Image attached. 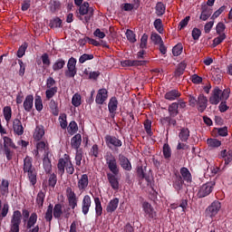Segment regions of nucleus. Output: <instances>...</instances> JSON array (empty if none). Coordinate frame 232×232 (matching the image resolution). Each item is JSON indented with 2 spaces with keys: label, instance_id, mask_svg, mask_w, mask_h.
<instances>
[{
  "label": "nucleus",
  "instance_id": "obj_1",
  "mask_svg": "<svg viewBox=\"0 0 232 232\" xmlns=\"http://www.w3.org/2000/svg\"><path fill=\"white\" fill-rule=\"evenodd\" d=\"M105 162L111 171L107 173L108 181L111 184V188H112L114 191H117L119 190V179L117 178V175L120 173L117 159L113 154H109L105 156Z\"/></svg>",
  "mask_w": 232,
  "mask_h": 232
},
{
  "label": "nucleus",
  "instance_id": "obj_2",
  "mask_svg": "<svg viewBox=\"0 0 232 232\" xmlns=\"http://www.w3.org/2000/svg\"><path fill=\"white\" fill-rule=\"evenodd\" d=\"M24 173L27 174L28 179L32 186H35L37 184V170L35 167H34V160L32 157L26 156L24 159Z\"/></svg>",
  "mask_w": 232,
  "mask_h": 232
},
{
  "label": "nucleus",
  "instance_id": "obj_3",
  "mask_svg": "<svg viewBox=\"0 0 232 232\" xmlns=\"http://www.w3.org/2000/svg\"><path fill=\"white\" fill-rule=\"evenodd\" d=\"M188 104L191 108H196L199 113H204L208 108V97L204 94H199L198 97H195L191 94L188 96Z\"/></svg>",
  "mask_w": 232,
  "mask_h": 232
},
{
  "label": "nucleus",
  "instance_id": "obj_4",
  "mask_svg": "<svg viewBox=\"0 0 232 232\" xmlns=\"http://www.w3.org/2000/svg\"><path fill=\"white\" fill-rule=\"evenodd\" d=\"M231 93V89L227 88L225 90H220V88L216 87L212 91V95L209 97L210 104L217 106L220 101H227L229 99V94Z\"/></svg>",
  "mask_w": 232,
  "mask_h": 232
},
{
  "label": "nucleus",
  "instance_id": "obj_5",
  "mask_svg": "<svg viewBox=\"0 0 232 232\" xmlns=\"http://www.w3.org/2000/svg\"><path fill=\"white\" fill-rule=\"evenodd\" d=\"M22 218H23V214H21V211L14 210L13 212V216L11 218L9 232H19L20 231Z\"/></svg>",
  "mask_w": 232,
  "mask_h": 232
},
{
  "label": "nucleus",
  "instance_id": "obj_6",
  "mask_svg": "<svg viewBox=\"0 0 232 232\" xmlns=\"http://www.w3.org/2000/svg\"><path fill=\"white\" fill-rule=\"evenodd\" d=\"M53 215L57 220H60L61 217L68 220L70 218V208L63 210V204H55L54 207H53Z\"/></svg>",
  "mask_w": 232,
  "mask_h": 232
},
{
  "label": "nucleus",
  "instance_id": "obj_7",
  "mask_svg": "<svg viewBox=\"0 0 232 232\" xmlns=\"http://www.w3.org/2000/svg\"><path fill=\"white\" fill-rule=\"evenodd\" d=\"M214 188H215L214 181H210V182H207V183L203 184L199 188V190L198 192V198H204L208 197V195H211Z\"/></svg>",
  "mask_w": 232,
  "mask_h": 232
},
{
  "label": "nucleus",
  "instance_id": "obj_8",
  "mask_svg": "<svg viewBox=\"0 0 232 232\" xmlns=\"http://www.w3.org/2000/svg\"><path fill=\"white\" fill-rule=\"evenodd\" d=\"M105 144L109 150H113V148H121L122 147V140L115 136H111L107 134L104 137Z\"/></svg>",
  "mask_w": 232,
  "mask_h": 232
},
{
  "label": "nucleus",
  "instance_id": "obj_9",
  "mask_svg": "<svg viewBox=\"0 0 232 232\" xmlns=\"http://www.w3.org/2000/svg\"><path fill=\"white\" fill-rule=\"evenodd\" d=\"M66 197H67L69 208L75 209L79 202V198H77V194H75V191H73L72 187H68L66 188Z\"/></svg>",
  "mask_w": 232,
  "mask_h": 232
},
{
  "label": "nucleus",
  "instance_id": "obj_10",
  "mask_svg": "<svg viewBox=\"0 0 232 232\" xmlns=\"http://www.w3.org/2000/svg\"><path fill=\"white\" fill-rule=\"evenodd\" d=\"M144 217L148 218L149 220H153L157 217V211H155V208L153 206L150 204L148 201H144L141 205Z\"/></svg>",
  "mask_w": 232,
  "mask_h": 232
},
{
  "label": "nucleus",
  "instance_id": "obj_11",
  "mask_svg": "<svg viewBox=\"0 0 232 232\" xmlns=\"http://www.w3.org/2000/svg\"><path fill=\"white\" fill-rule=\"evenodd\" d=\"M221 208L222 204L220 203V201L215 200L207 208L206 213L208 217L213 218V217H217V215H218Z\"/></svg>",
  "mask_w": 232,
  "mask_h": 232
},
{
  "label": "nucleus",
  "instance_id": "obj_12",
  "mask_svg": "<svg viewBox=\"0 0 232 232\" xmlns=\"http://www.w3.org/2000/svg\"><path fill=\"white\" fill-rule=\"evenodd\" d=\"M77 60L73 57H71L67 63V71L65 72V75L69 78H73L77 75Z\"/></svg>",
  "mask_w": 232,
  "mask_h": 232
},
{
  "label": "nucleus",
  "instance_id": "obj_13",
  "mask_svg": "<svg viewBox=\"0 0 232 232\" xmlns=\"http://www.w3.org/2000/svg\"><path fill=\"white\" fill-rule=\"evenodd\" d=\"M172 187L174 188L175 191H177L178 195L182 193V189L184 188V179L180 174H175L172 177Z\"/></svg>",
  "mask_w": 232,
  "mask_h": 232
},
{
  "label": "nucleus",
  "instance_id": "obj_14",
  "mask_svg": "<svg viewBox=\"0 0 232 232\" xmlns=\"http://www.w3.org/2000/svg\"><path fill=\"white\" fill-rule=\"evenodd\" d=\"M117 108H119V101H117L116 97H111L108 103V110L111 119H115V115L117 114Z\"/></svg>",
  "mask_w": 232,
  "mask_h": 232
},
{
  "label": "nucleus",
  "instance_id": "obj_15",
  "mask_svg": "<svg viewBox=\"0 0 232 232\" xmlns=\"http://www.w3.org/2000/svg\"><path fill=\"white\" fill-rule=\"evenodd\" d=\"M90 208H92V198L90 195H85L82 200V213L88 215L90 213Z\"/></svg>",
  "mask_w": 232,
  "mask_h": 232
},
{
  "label": "nucleus",
  "instance_id": "obj_16",
  "mask_svg": "<svg viewBox=\"0 0 232 232\" xmlns=\"http://www.w3.org/2000/svg\"><path fill=\"white\" fill-rule=\"evenodd\" d=\"M108 101V90L106 89H100L96 95L95 102L96 104H104Z\"/></svg>",
  "mask_w": 232,
  "mask_h": 232
},
{
  "label": "nucleus",
  "instance_id": "obj_17",
  "mask_svg": "<svg viewBox=\"0 0 232 232\" xmlns=\"http://www.w3.org/2000/svg\"><path fill=\"white\" fill-rule=\"evenodd\" d=\"M119 162H120V166H121V168H122V169H124L125 171H131V169H132L131 162L130 161V160L128 158H126V156L120 154L119 155Z\"/></svg>",
  "mask_w": 232,
  "mask_h": 232
},
{
  "label": "nucleus",
  "instance_id": "obj_18",
  "mask_svg": "<svg viewBox=\"0 0 232 232\" xmlns=\"http://www.w3.org/2000/svg\"><path fill=\"white\" fill-rule=\"evenodd\" d=\"M179 173L183 182H187V184H191V182H193V177L191 176V172H189L188 168L182 167L179 169Z\"/></svg>",
  "mask_w": 232,
  "mask_h": 232
},
{
  "label": "nucleus",
  "instance_id": "obj_19",
  "mask_svg": "<svg viewBox=\"0 0 232 232\" xmlns=\"http://www.w3.org/2000/svg\"><path fill=\"white\" fill-rule=\"evenodd\" d=\"M68 162H70L69 155H65L64 158H61L58 160L57 169H58L60 175H64V171H65Z\"/></svg>",
  "mask_w": 232,
  "mask_h": 232
},
{
  "label": "nucleus",
  "instance_id": "obj_20",
  "mask_svg": "<svg viewBox=\"0 0 232 232\" xmlns=\"http://www.w3.org/2000/svg\"><path fill=\"white\" fill-rule=\"evenodd\" d=\"M13 130L15 135L21 136L24 133V128L23 127V122L19 119L15 118L13 121Z\"/></svg>",
  "mask_w": 232,
  "mask_h": 232
},
{
  "label": "nucleus",
  "instance_id": "obj_21",
  "mask_svg": "<svg viewBox=\"0 0 232 232\" xmlns=\"http://www.w3.org/2000/svg\"><path fill=\"white\" fill-rule=\"evenodd\" d=\"M117 208H119V198H114L111 199L110 202L108 203L105 209L106 213H108L109 215H111L112 213H114V211L117 210Z\"/></svg>",
  "mask_w": 232,
  "mask_h": 232
},
{
  "label": "nucleus",
  "instance_id": "obj_22",
  "mask_svg": "<svg viewBox=\"0 0 232 232\" xmlns=\"http://www.w3.org/2000/svg\"><path fill=\"white\" fill-rule=\"evenodd\" d=\"M24 109L27 113L34 110V95L28 94L24 101Z\"/></svg>",
  "mask_w": 232,
  "mask_h": 232
},
{
  "label": "nucleus",
  "instance_id": "obj_23",
  "mask_svg": "<svg viewBox=\"0 0 232 232\" xmlns=\"http://www.w3.org/2000/svg\"><path fill=\"white\" fill-rule=\"evenodd\" d=\"M82 142V136H81L80 133L75 134L71 139V146L73 148V150H79V148H81V144Z\"/></svg>",
  "mask_w": 232,
  "mask_h": 232
},
{
  "label": "nucleus",
  "instance_id": "obj_24",
  "mask_svg": "<svg viewBox=\"0 0 232 232\" xmlns=\"http://www.w3.org/2000/svg\"><path fill=\"white\" fill-rule=\"evenodd\" d=\"M89 180L88 174H83L81 176V179H78V189L80 191H84L88 188Z\"/></svg>",
  "mask_w": 232,
  "mask_h": 232
},
{
  "label": "nucleus",
  "instance_id": "obj_25",
  "mask_svg": "<svg viewBox=\"0 0 232 232\" xmlns=\"http://www.w3.org/2000/svg\"><path fill=\"white\" fill-rule=\"evenodd\" d=\"M181 93L177 89H173L165 93V99L167 101H177L180 97Z\"/></svg>",
  "mask_w": 232,
  "mask_h": 232
},
{
  "label": "nucleus",
  "instance_id": "obj_26",
  "mask_svg": "<svg viewBox=\"0 0 232 232\" xmlns=\"http://www.w3.org/2000/svg\"><path fill=\"white\" fill-rule=\"evenodd\" d=\"M146 61H140V60H125L121 62V66H144L146 64Z\"/></svg>",
  "mask_w": 232,
  "mask_h": 232
},
{
  "label": "nucleus",
  "instance_id": "obj_27",
  "mask_svg": "<svg viewBox=\"0 0 232 232\" xmlns=\"http://www.w3.org/2000/svg\"><path fill=\"white\" fill-rule=\"evenodd\" d=\"M43 166L46 175H48V173H52V160H50V158H48V153H45L44 155Z\"/></svg>",
  "mask_w": 232,
  "mask_h": 232
},
{
  "label": "nucleus",
  "instance_id": "obj_28",
  "mask_svg": "<svg viewBox=\"0 0 232 232\" xmlns=\"http://www.w3.org/2000/svg\"><path fill=\"white\" fill-rule=\"evenodd\" d=\"M211 14H213V10H211V8L205 5L202 7L199 19H201V21H208L209 17H211Z\"/></svg>",
  "mask_w": 232,
  "mask_h": 232
},
{
  "label": "nucleus",
  "instance_id": "obj_29",
  "mask_svg": "<svg viewBox=\"0 0 232 232\" xmlns=\"http://www.w3.org/2000/svg\"><path fill=\"white\" fill-rule=\"evenodd\" d=\"M35 224H37V213L33 212L26 223V229H32V227H35Z\"/></svg>",
  "mask_w": 232,
  "mask_h": 232
},
{
  "label": "nucleus",
  "instance_id": "obj_30",
  "mask_svg": "<svg viewBox=\"0 0 232 232\" xmlns=\"http://www.w3.org/2000/svg\"><path fill=\"white\" fill-rule=\"evenodd\" d=\"M95 204V217L99 218V217H102V203H101V198H94Z\"/></svg>",
  "mask_w": 232,
  "mask_h": 232
},
{
  "label": "nucleus",
  "instance_id": "obj_31",
  "mask_svg": "<svg viewBox=\"0 0 232 232\" xmlns=\"http://www.w3.org/2000/svg\"><path fill=\"white\" fill-rule=\"evenodd\" d=\"M93 10L92 7H90V4L88 2H84L81 5H79V14L80 15H88V13L92 12Z\"/></svg>",
  "mask_w": 232,
  "mask_h": 232
},
{
  "label": "nucleus",
  "instance_id": "obj_32",
  "mask_svg": "<svg viewBox=\"0 0 232 232\" xmlns=\"http://www.w3.org/2000/svg\"><path fill=\"white\" fill-rule=\"evenodd\" d=\"M44 137V127L42 125H38L35 128L34 133V139L35 140H41Z\"/></svg>",
  "mask_w": 232,
  "mask_h": 232
},
{
  "label": "nucleus",
  "instance_id": "obj_33",
  "mask_svg": "<svg viewBox=\"0 0 232 232\" xmlns=\"http://www.w3.org/2000/svg\"><path fill=\"white\" fill-rule=\"evenodd\" d=\"M155 10L156 15H158V17H162V15L166 14V5H164L162 2H158L156 4Z\"/></svg>",
  "mask_w": 232,
  "mask_h": 232
},
{
  "label": "nucleus",
  "instance_id": "obj_34",
  "mask_svg": "<svg viewBox=\"0 0 232 232\" xmlns=\"http://www.w3.org/2000/svg\"><path fill=\"white\" fill-rule=\"evenodd\" d=\"M169 116L170 117H177L179 115V103L178 102H172L169 108Z\"/></svg>",
  "mask_w": 232,
  "mask_h": 232
},
{
  "label": "nucleus",
  "instance_id": "obj_35",
  "mask_svg": "<svg viewBox=\"0 0 232 232\" xmlns=\"http://www.w3.org/2000/svg\"><path fill=\"white\" fill-rule=\"evenodd\" d=\"M162 152L165 160L169 162L171 160V147H169V143H164Z\"/></svg>",
  "mask_w": 232,
  "mask_h": 232
},
{
  "label": "nucleus",
  "instance_id": "obj_36",
  "mask_svg": "<svg viewBox=\"0 0 232 232\" xmlns=\"http://www.w3.org/2000/svg\"><path fill=\"white\" fill-rule=\"evenodd\" d=\"M64 66H66V61L63 58H59L53 64V72H59V70H63V68H64Z\"/></svg>",
  "mask_w": 232,
  "mask_h": 232
},
{
  "label": "nucleus",
  "instance_id": "obj_37",
  "mask_svg": "<svg viewBox=\"0 0 232 232\" xmlns=\"http://www.w3.org/2000/svg\"><path fill=\"white\" fill-rule=\"evenodd\" d=\"M48 186L52 189L55 188V186H57V174L48 173Z\"/></svg>",
  "mask_w": 232,
  "mask_h": 232
},
{
  "label": "nucleus",
  "instance_id": "obj_38",
  "mask_svg": "<svg viewBox=\"0 0 232 232\" xmlns=\"http://www.w3.org/2000/svg\"><path fill=\"white\" fill-rule=\"evenodd\" d=\"M179 138L181 142H188V140L189 139V129L182 128L179 133Z\"/></svg>",
  "mask_w": 232,
  "mask_h": 232
},
{
  "label": "nucleus",
  "instance_id": "obj_39",
  "mask_svg": "<svg viewBox=\"0 0 232 232\" xmlns=\"http://www.w3.org/2000/svg\"><path fill=\"white\" fill-rule=\"evenodd\" d=\"M44 218L46 222L52 224V220L53 219V205L49 204V206L47 207V210L45 212Z\"/></svg>",
  "mask_w": 232,
  "mask_h": 232
},
{
  "label": "nucleus",
  "instance_id": "obj_40",
  "mask_svg": "<svg viewBox=\"0 0 232 232\" xmlns=\"http://www.w3.org/2000/svg\"><path fill=\"white\" fill-rule=\"evenodd\" d=\"M161 124L168 123L169 126H177V120L175 116H167L160 119Z\"/></svg>",
  "mask_w": 232,
  "mask_h": 232
},
{
  "label": "nucleus",
  "instance_id": "obj_41",
  "mask_svg": "<svg viewBox=\"0 0 232 232\" xmlns=\"http://www.w3.org/2000/svg\"><path fill=\"white\" fill-rule=\"evenodd\" d=\"M46 198V194L42 190L38 192L36 196V204L40 209L44 206V198Z\"/></svg>",
  "mask_w": 232,
  "mask_h": 232
},
{
  "label": "nucleus",
  "instance_id": "obj_42",
  "mask_svg": "<svg viewBox=\"0 0 232 232\" xmlns=\"http://www.w3.org/2000/svg\"><path fill=\"white\" fill-rule=\"evenodd\" d=\"M187 64L184 62H181L178 64L177 69L174 72L175 77H180V75H184V72L186 71Z\"/></svg>",
  "mask_w": 232,
  "mask_h": 232
},
{
  "label": "nucleus",
  "instance_id": "obj_43",
  "mask_svg": "<svg viewBox=\"0 0 232 232\" xmlns=\"http://www.w3.org/2000/svg\"><path fill=\"white\" fill-rule=\"evenodd\" d=\"M3 140H4V149L13 148V150H17V146H15V143H14V140L8 136H5L3 138Z\"/></svg>",
  "mask_w": 232,
  "mask_h": 232
},
{
  "label": "nucleus",
  "instance_id": "obj_44",
  "mask_svg": "<svg viewBox=\"0 0 232 232\" xmlns=\"http://www.w3.org/2000/svg\"><path fill=\"white\" fill-rule=\"evenodd\" d=\"M153 26L158 33L161 34H164V24H162V19L157 18L153 23Z\"/></svg>",
  "mask_w": 232,
  "mask_h": 232
},
{
  "label": "nucleus",
  "instance_id": "obj_45",
  "mask_svg": "<svg viewBox=\"0 0 232 232\" xmlns=\"http://www.w3.org/2000/svg\"><path fill=\"white\" fill-rule=\"evenodd\" d=\"M49 108L54 117H57V115H59V104L57 103V102H55V100H51L49 103Z\"/></svg>",
  "mask_w": 232,
  "mask_h": 232
},
{
  "label": "nucleus",
  "instance_id": "obj_46",
  "mask_svg": "<svg viewBox=\"0 0 232 232\" xmlns=\"http://www.w3.org/2000/svg\"><path fill=\"white\" fill-rule=\"evenodd\" d=\"M137 173H138V177L141 179H145L148 182V184L151 182V178H150V175L144 172V169H142V167L138 168Z\"/></svg>",
  "mask_w": 232,
  "mask_h": 232
},
{
  "label": "nucleus",
  "instance_id": "obj_47",
  "mask_svg": "<svg viewBox=\"0 0 232 232\" xmlns=\"http://www.w3.org/2000/svg\"><path fill=\"white\" fill-rule=\"evenodd\" d=\"M3 113H4V118L5 119V121L8 124V122L12 121V107L10 106L4 107Z\"/></svg>",
  "mask_w": 232,
  "mask_h": 232
},
{
  "label": "nucleus",
  "instance_id": "obj_48",
  "mask_svg": "<svg viewBox=\"0 0 232 232\" xmlns=\"http://www.w3.org/2000/svg\"><path fill=\"white\" fill-rule=\"evenodd\" d=\"M49 26L50 28H61L63 26V20L59 17H54L50 20Z\"/></svg>",
  "mask_w": 232,
  "mask_h": 232
},
{
  "label": "nucleus",
  "instance_id": "obj_49",
  "mask_svg": "<svg viewBox=\"0 0 232 232\" xmlns=\"http://www.w3.org/2000/svg\"><path fill=\"white\" fill-rule=\"evenodd\" d=\"M207 144L208 148H220L222 146V141L217 140V139H208Z\"/></svg>",
  "mask_w": 232,
  "mask_h": 232
},
{
  "label": "nucleus",
  "instance_id": "obj_50",
  "mask_svg": "<svg viewBox=\"0 0 232 232\" xmlns=\"http://www.w3.org/2000/svg\"><path fill=\"white\" fill-rule=\"evenodd\" d=\"M125 35L127 37V41H129L130 43H137V34H135L133 31L128 29L125 33Z\"/></svg>",
  "mask_w": 232,
  "mask_h": 232
},
{
  "label": "nucleus",
  "instance_id": "obj_51",
  "mask_svg": "<svg viewBox=\"0 0 232 232\" xmlns=\"http://www.w3.org/2000/svg\"><path fill=\"white\" fill-rule=\"evenodd\" d=\"M82 103V102L81 94L75 93V94L72 96V106H74L75 108H79V106H81Z\"/></svg>",
  "mask_w": 232,
  "mask_h": 232
},
{
  "label": "nucleus",
  "instance_id": "obj_52",
  "mask_svg": "<svg viewBox=\"0 0 232 232\" xmlns=\"http://www.w3.org/2000/svg\"><path fill=\"white\" fill-rule=\"evenodd\" d=\"M150 40L152 41V43H154V44H161L162 43H164L160 34L157 33L151 34Z\"/></svg>",
  "mask_w": 232,
  "mask_h": 232
},
{
  "label": "nucleus",
  "instance_id": "obj_53",
  "mask_svg": "<svg viewBox=\"0 0 232 232\" xmlns=\"http://www.w3.org/2000/svg\"><path fill=\"white\" fill-rule=\"evenodd\" d=\"M182 50H184V47L182 46V44H178L172 48V53L174 57H179L180 53H182Z\"/></svg>",
  "mask_w": 232,
  "mask_h": 232
},
{
  "label": "nucleus",
  "instance_id": "obj_54",
  "mask_svg": "<svg viewBox=\"0 0 232 232\" xmlns=\"http://www.w3.org/2000/svg\"><path fill=\"white\" fill-rule=\"evenodd\" d=\"M222 73H218L217 71L212 72V81L215 84H220L222 82Z\"/></svg>",
  "mask_w": 232,
  "mask_h": 232
},
{
  "label": "nucleus",
  "instance_id": "obj_55",
  "mask_svg": "<svg viewBox=\"0 0 232 232\" xmlns=\"http://www.w3.org/2000/svg\"><path fill=\"white\" fill-rule=\"evenodd\" d=\"M55 93H57V86H53L52 88H49L45 92L46 99H48V101H50V99H52L55 95Z\"/></svg>",
  "mask_w": 232,
  "mask_h": 232
},
{
  "label": "nucleus",
  "instance_id": "obj_56",
  "mask_svg": "<svg viewBox=\"0 0 232 232\" xmlns=\"http://www.w3.org/2000/svg\"><path fill=\"white\" fill-rule=\"evenodd\" d=\"M34 106L37 111H43V99L41 96H36L34 99Z\"/></svg>",
  "mask_w": 232,
  "mask_h": 232
},
{
  "label": "nucleus",
  "instance_id": "obj_57",
  "mask_svg": "<svg viewBox=\"0 0 232 232\" xmlns=\"http://www.w3.org/2000/svg\"><path fill=\"white\" fill-rule=\"evenodd\" d=\"M28 48V44H26V43H24V44H23L20 47H19V49H18V51H17V57L19 58V59H21L24 55V53H26V49Z\"/></svg>",
  "mask_w": 232,
  "mask_h": 232
},
{
  "label": "nucleus",
  "instance_id": "obj_58",
  "mask_svg": "<svg viewBox=\"0 0 232 232\" xmlns=\"http://www.w3.org/2000/svg\"><path fill=\"white\" fill-rule=\"evenodd\" d=\"M226 40V34H219L218 37L213 40V46H218V44L224 43Z\"/></svg>",
  "mask_w": 232,
  "mask_h": 232
},
{
  "label": "nucleus",
  "instance_id": "obj_59",
  "mask_svg": "<svg viewBox=\"0 0 232 232\" xmlns=\"http://www.w3.org/2000/svg\"><path fill=\"white\" fill-rule=\"evenodd\" d=\"M92 59H93V54L83 53L79 58V63L84 64V63H86V61H92Z\"/></svg>",
  "mask_w": 232,
  "mask_h": 232
},
{
  "label": "nucleus",
  "instance_id": "obj_60",
  "mask_svg": "<svg viewBox=\"0 0 232 232\" xmlns=\"http://www.w3.org/2000/svg\"><path fill=\"white\" fill-rule=\"evenodd\" d=\"M0 211V218H5V217L8 215V211H10V206L8 205V203H5Z\"/></svg>",
  "mask_w": 232,
  "mask_h": 232
},
{
  "label": "nucleus",
  "instance_id": "obj_61",
  "mask_svg": "<svg viewBox=\"0 0 232 232\" xmlns=\"http://www.w3.org/2000/svg\"><path fill=\"white\" fill-rule=\"evenodd\" d=\"M143 126L147 135H151V121L149 119L145 120L143 122Z\"/></svg>",
  "mask_w": 232,
  "mask_h": 232
},
{
  "label": "nucleus",
  "instance_id": "obj_62",
  "mask_svg": "<svg viewBox=\"0 0 232 232\" xmlns=\"http://www.w3.org/2000/svg\"><path fill=\"white\" fill-rule=\"evenodd\" d=\"M216 32L218 35H222L226 32V24L222 22H219L216 26Z\"/></svg>",
  "mask_w": 232,
  "mask_h": 232
},
{
  "label": "nucleus",
  "instance_id": "obj_63",
  "mask_svg": "<svg viewBox=\"0 0 232 232\" xmlns=\"http://www.w3.org/2000/svg\"><path fill=\"white\" fill-rule=\"evenodd\" d=\"M140 48H141V50L148 48V35L146 34H144L140 38Z\"/></svg>",
  "mask_w": 232,
  "mask_h": 232
},
{
  "label": "nucleus",
  "instance_id": "obj_64",
  "mask_svg": "<svg viewBox=\"0 0 232 232\" xmlns=\"http://www.w3.org/2000/svg\"><path fill=\"white\" fill-rule=\"evenodd\" d=\"M89 155H91L92 157H95V159H97V157H99V145L94 144L92 147Z\"/></svg>",
  "mask_w": 232,
  "mask_h": 232
}]
</instances>
